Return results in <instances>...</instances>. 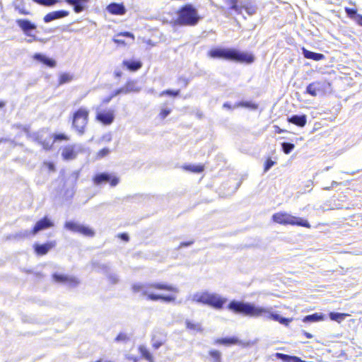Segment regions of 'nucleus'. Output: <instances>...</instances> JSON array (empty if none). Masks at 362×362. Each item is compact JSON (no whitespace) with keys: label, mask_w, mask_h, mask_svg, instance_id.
Returning a JSON list of instances; mask_svg holds the SVG:
<instances>
[{"label":"nucleus","mask_w":362,"mask_h":362,"mask_svg":"<svg viewBox=\"0 0 362 362\" xmlns=\"http://www.w3.org/2000/svg\"><path fill=\"white\" fill-rule=\"evenodd\" d=\"M303 334L308 339H312L313 337V334H311L309 332H307L305 330H303Z\"/></svg>","instance_id":"obj_62"},{"label":"nucleus","mask_w":362,"mask_h":362,"mask_svg":"<svg viewBox=\"0 0 362 362\" xmlns=\"http://www.w3.org/2000/svg\"><path fill=\"white\" fill-rule=\"evenodd\" d=\"M81 150L82 147L78 144L66 146L62 149V158L66 160L75 159Z\"/></svg>","instance_id":"obj_15"},{"label":"nucleus","mask_w":362,"mask_h":362,"mask_svg":"<svg viewBox=\"0 0 362 362\" xmlns=\"http://www.w3.org/2000/svg\"><path fill=\"white\" fill-rule=\"evenodd\" d=\"M16 10H18V12L21 13V14H23V15H28L29 14V12L27 11L24 8H21L19 6H16L15 7Z\"/></svg>","instance_id":"obj_53"},{"label":"nucleus","mask_w":362,"mask_h":362,"mask_svg":"<svg viewBox=\"0 0 362 362\" xmlns=\"http://www.w3.org/2000/svg\"><path fill=\"white\" fill-rule=\"evenodd\" d=\"M186 327L188 329L196 331V332H202V325L199 323H194L191 322L189 320H185Z\"/></svg>","instance_id":"obj_30"},{"label":"nucleus","mask_w":362,"mask_h":362,"mask_svg":"<svg viewBox=\"0 0 362 362\" xmlns=\"http://www.w3.org/2000/svg\"><path fill=\"white\" fill-rule=\"evenodd\" d=\"M90 0H65V2L73 7L74 11L79 13L86 10Z\"/></svg>","instance_id":"obj_18"},{"label":"nucleus","mask_w":362,"mask_h":362,"mask_svg":"<svg viewBox=\"0 0 362 362\" xmlns=\"http://www.w3.org/2000/svg\"><path fill=\"white\" fill-rule=\"evenodd\" d=\"M6 103L3 101H0V108H2L5 106Z\"/></svg>","instance_id":"obj_64"},{"label":"nucleus","mask_w":362,"mask_h":362,"mask_svg":"<svg viewBox=\"0 0 362 362\" xmlns=\"http://www.w3.org/2000/svg\"><path fill=\"white\" fill-rule=\"evenodd\" d=\"M55 241H49L44 244L36 243L34 245V250L38 255H46L52 248L55 247Z\"/></svg>","instance_id":"obj_21"},{"label":"nucleus","mask_w":362,"mask_h":362,"mask_svg":"<svg viewBox=\"0 0 362 362\" xmlns=\"http://www.w3.org/2000/svg\"><path fill=\"white\" fill-rule=\"evenodd\" d=\"M225 3L229 5V8L234 11L237 13H240L242 9L244 8L249 14L252 13L250 12L248 8L245 6L243 1L240 0H224Z\"/></svg>","instance_id":"obj_19"},{"label":"nucleus","mask_w":362,"mask_h":362,"mask_svg":"<svg viewBox=\"0 0 362 362\" xmlns=\"http://www.w3.org/2000/svg\"><path fill=\"white\" fill-rule=\"evenodd\" d=\"M16 23L27 36L33 37L34 40H39L37 37L32 34V32L37 28L35 23L28 19H18Z\"/></svg>","instance_id":"obj_13"},{"label":"nucleus","mask_w":362,"mask_h":362,"mask_svg":"<svg viewBox=\"0 0 362 362\" xmlns=\"http://www.w3.org/2000/svg\"><path fill=\"white\" fill-rule=\"evenodd\" d=\"M27 135L32 141L42 145L45 150H49L52 146V134H48L44 129L37 132L28 133Z\"/></svg>","instance_id":"obj_9"},{"label":"nucleus","mask_w":362,"mask_h":362,"mask_svg":"<svg viewBox=\"0 0 362 362\" xmlns=\"http://www.w3.org/2000/svg\"><path fill=\"white\" fill-rule=\"evenodd\" d=\"M358 25L362 26V15L358 14L356 16V19L354 20Z\"/></svg>","instance_id":"obj_54"},{"label":"nucleus","mask_w":362,"mask_h":362,"mask_svg":"<svg viewBox=\"0 0 362 362\" xmlns=\"http://www.w3.org/2000/svg\"><path fill=\"white\" fill-rule=\"evenodd\" d=\"M119 90V94H128L129 93V91H127V88L125 87V85L119 88H118Z\"/></svg>","instance_id":"obj_56"},{"label":"nucleus","mask_w":362,"mask_h":362,"mask_svg":"<svg viewBox=\"0 0 362 362\" xmlns=\"http://www.w3.org/2000/svg\"><path fill=\"white\" fill-rule=\"evenodd\" d=\"M329 318L332 320H334V321H337L338 322H341L342 320H344L345 318V315L343 314V313H337V312H331L329 313Z\"/></svg>","instance_id":"obj_36"},{"label":"nucleus","mask_w":362,"mask_h":362,"mask_svg":"<svg viewBox=\"0 0 362 362\" xmlns=\"http://www.w3.org/2000/svg\"><path fill=\"white\" fill-rule=\"evenodd\" d=\"M114 74L116 78H120L122 75V72L119 69H116L114 71Z\"/></svg>","instance_id":"obj_57"},{"label":"nucleus","mask_w":362,"mask_h":362,"mask_svg":"<svg viewBox=\"0 0 362 362\" xmlns=\"http://www.w3.org/2000/svg\"><path fill=\"white\" fill-rule=\"evenodd\" d=\"M211 362H221V353L217 350H210L209 352Z\"/></svg>","instance_id":"obj_33"},{"label":"nucleus","mask_w":362,"mask_h":362,"mask_svg":"<svg viewBox=\"0 0 362 362\" xmlns=\"http://www.w3.org/2000/svg\"><path fill=\"white\" fill-rule=\"evenodd\" d=\"M118 37H130L132 38V40L134 39V35L130 33V32H124V33H120L118 34Z\"/></svg>","instance_id":"obj_50"},{"label":"nucleus","mask_w":362,"mask_h":362,"mask_svg":"<svg viewBox=\"0 0 362 362\" xmlns=\"http://www.w3.org/2000/svg\"><path fill=\"white\" fill-rule=\"evenodd\" d=\"M119 95H120L119 94V90L117 88V89L113 90L110 95L112 97V98H113L115 96Z\"/></svg>","instance_id":"obj_59"},{"label":"nucleus","mask_w":362,"mask_h":362,"mask_svg":"<svg viewBox=\"0 0 362 362\" xmlns=\"http://www.w3.org/2000/svg\"><path fill=\"white\" fill-rule=\"evenodd\" d=\"M180 90H171V89H168V90H165L163 91H162L160 93V96L168 95L170 97L175 98L180 95Z\"/></svg>","instance_id":"obj_37"},{"label":"nucleus","mask_w":362,"mask_h":362,"mask_svg":"<svg viewBox=\"0 0 362 362\" xmlns=\"http://www.w3.org/2000/svg\"><path fill=\"white\" fill-rule=\"evenodd\" d=\"M71 177L74 182H76L78 177V172H74L71 174Z\"/></svg>","instance_id":"obj_60"},{"label":"nucleus","mask_w":362,"mask_h":362,"mask_svg":"<svg viewBox=\"0 0 362 362\" xmlns=\"http://www.w3.org/2000/svg\"><path fill=\"white\" fill-rule=\"evenodd\" d=\"M184 168L187 170H189V171H191L193 173H200L203 172L204 169V165H188L185 166Z\"/></svg>","instance_id":"obj_32"},{"label":"nucleus","mask_w":362,"mask_h":362,"mask_svg":"<svg viewBox=\"0 0 362 362\" xmlns=\"http://www.w3.org/2000/svg\"><path fill=\"white\" fill-rule=\"evenodd\" d=\"M149 288H154L157 290H162V291H168L175 293H178L179 289L173 286L168 284L166 283L163 282H154V283H149V284H135L132 286V290L134 292H142V295L144 296H146L148 300H152V301H158L160 300L161 298V294H156L154 293H151L148 291V289Z\"/></svg>","instance_id":"obj_4"},{"label":"nucleus","mask_w":362,"mask_h":362,"mask_svg":"<svg viewBox=\"0 0 362 362\" xmlns=\"http://www.w3.org/2000/svg\"><path fill=\"white\" fill-rule=\"evenodd\" d=\"M112 97L110 95L104 98L102 100L103 104L106 105L108 104L112 100Z\"/></svg>","instance_id":"obj_58"},{"label":"nucleus","mask_w":362,"mask_h":362,"mask_svg":"<svg viewBox=\"0 0 362 362\" xmlns=\"http://www.w3.org/2000/svg\"><path fill=\"white\" fill-rule=\"evenodd\" d=\"M89 112L84 107H80L73 114L72 117V128L79 135H83L85 133V128L88 123Z\"/></svg>","instance_id":"obj_7"},{"label":"nucleus","mask_w":362,"mask_h":362,"mask_svg":"<svg viewBox=\"0 0 362 362\" xmlns=\"http://www.w3.org/2000/svg\"><path fill=\"white\" fill-rule=\"evenodd\" d=\"M110 153V151L108 148H103L98 153V158H103L107 156Z\"/></svg>","instance_id":"obj_47"},{"label":"nucleus","mask_w":362,"mask_h":362,"mask_svg":"<svg viewBox=\"0 0 362 362\" xmlns=\"http://www.w3.org/2000/svg\"><path fill=\"white\" fill-rule=\"evenodd\" d=\"M208 56L213 59H223L238 63L252 64L255 60V57L252 54L232 47H214L208 52Z\"/></svg>","instance_id":"obj_2"},{"label":"nucleus","mask_w":362,"mask_h":362,"mask_svg":"<svg viewBox=\"0 0 362 362\" xmlns=\"http://www.w3.org/2000/svg\"><path fill=\"white\" fill-rule=\"evenodd\" d=\"M245 107L250 110H257L258 108L257 104L252 101H240L234 105V107Z\"/></svg>","instance_id":"obj_27"},{"label":"nucleus","mask_w":362,"mask_h":362,"mask_svg":"<svg viewBox=\"0 0 362 362\" xmlns=\"http://www.w3.org/2000/svg\"><path fill=\"white\" fill-rule=\"evenodd\" d=\"M302 51H303V57L306 59H313L315 61H320L322 59H324V57H325L324 54H322L321 53L314 52L308 50L304 47L302 49Z\"/></svg>","instance_id":"obj_24"},{"label":"nucleus","mask_w":362,"mask_h":362,"mask_svg":"<svg viewBox=\"0 0 362 362\" xmlns=\"http://www.w3.org/2000/svg\"><path fill=\"white\" fill-rule=\"evenodd\" d=\"M165 341V337H158L156 334L153 335L151 339L152 346L155 349H158Z\"/></svg>","instance_id":"obj_29"},{"label":"nucleus","mask_w":362,"mask_h":362,"mask_svg":"<svg viewBox=\"0 0 362 362\" xmlns=\"http://www.w3.org/2000/svg\"><path fill=\"white\" fill-rule=\"evenodd\" d=\"M113 41L115 43L118 45H125L124 40L122 39V37H118V34L113 38Z\"/></svg>","instance_id":"obj_49"},{"label":"nucleus","mask_w":362,"mask_h":362,"mask_svg":"<svg viewBox=\"0 0 362 362\" xmlns=\"http://www.w3.org/2000/svg\"><path fill=\"white\" fill-rule=\"evenodd\" d=\"M338 185H339V182H336V181H332V184H331V186L324 187V188H323V189H325V190H330V189H332L334 187L337 186Z\"/></svg>","instance_id":"obj_55"},{"label":"nucleus","mask_w":362,"mask_h":362,"mask_svg":"<svg viewBox=\"0 0 362 362\" xmlns=\"http://www.w3.org/2000/svg\"><path fill=\"white\" fill-rule=\"evenodd\" d=\"M107 278L112 284H116L119 281L117 275L113 273H109Z\"/></svg>","instance_id":"obj_46"},{"label":"nucleus","mask_w":362,"mask_h":362,"mask_svg":"<svg viewBox=\"0 0 362 362\" xmlns=\"http://www.w3.org/2000/svg\"><path fill=\"white\" fill-rule=\"evenodd\" d=\"M324 320V315L321 313H315L305 316L303 322L305 323L317 322Z\"/></svg>","instance_id":"obj_25"},{"label":"nucleus","mask_w":362,"mask_h":362,"mask_svg":"<svg viewBox=\"0 0 362 362\" xmlns=\"http://www.w3.org/2000/svg\"><path fill=\"white\" fill-rule=\"evenodd\" d=\"M34 2L45 6H52L60 1V0H33Z\"/></svg>","instance_id":"obj_38"},{"label":"nucleus","mask_w":362,"mask_h":362,"mask_svg":"<svg viewBox=\"0 0 362 362\" xmlns=\"http://www.w3.org/2000/svg\"><path fill=\"white\" fill-rule=\"evenodd\" d=\"M287 120L289 123L303 127L307 123V116L305 115H292L287 117Z\"/></svg>","instance_id":"obj_23"},{"label":"nucleus","mask_w":362,"mask_h":362,"mask_svg":"<svg viewBox=\"0 0 362 362\" xmlns=\"http://www.w3.org/2000/svg\"><path fill=\"white\" fill-rule=\"evenodd\" d=\"M53 226V221H51L47 216H45L36 222L33 230H31L32 235H35L40 231L52 228Z\"/></svg>","instance_id":"obj_16"},{"label":"nucleus","mask_w":362,"mask_h":362,"mask_svg":"<svg viewBox=\"0 0 362 362\" xmlns=\"http://www.w3.org/2000/svg\"><path fill=\"white\" fill-rule=\"evenodd\" d=\"M118 237L123 241L128 242L129 240V235L126 233H119Z\"/></svg>","instance_id":"obj_51"},{"label":"nucleus","mask_w":362,"mask_h":362,"mask_svg":"<svg viewBox=\"0 0 362 362\" xmlns=\"http://www.w3.org/2000/svg\"><path fill=\"white\" fill-rule=\"evenodd\" d=\"M123 65L127 67V69L131 71H136L139 70L142 64L139 61H134V60H124Z\"/></svg>","instance_id":"obj_26"},{"label":"nucleus","mask_w":362,"mask_h":362,"mask_svg":"<svg viewBox=\"0 0 362 362\" xmlns=\"http://www.w3.org/2000/svg\"><path fill=\"white\" fill-rule=\"evenodd\" d=\"M64 228L71 232L78 233L88 237H93L95 235L94 230L89 226L73 221H66Z\"/></svg>","instance_id":"obj_11"},{"label":"nucleus","mask_w":362,"mask_h":362,"mask_svg":"<svg viewBox=\"0 0 362 362\" xmlns=\"http://www.w3.org/2000/svg\"><path fill=\"white\" fill-rule=\"evenodd\" d=\"M345 11H346V13L347 14V16L354 20H355L356 16L358 15L356 9H354V8H346Z\"/></svg>","instance_id":"obj_42"},{"label":"nucleus","mask_w":362,"mask_h":362,"mask_svg":"<svg viewBox=\"0 0 362 362\" xmlns=\"http://www.w3.org/2000/svg\"><path fill=\"white\" fill-rule=\"evenodd\" d=\"M93 181L95 185L109 183L111 187H115L119 182V178L113 173L103 172L95 174Z\"/></svg>","instance_id":"obj_10"},{"label":"nucleus","mask_w":362,"mask_h":362,"mask_svg":"<svg viewBox=\"0 0 362 362\" xmlns=\"http://www.w3.org/2000/svg\"><path fill=\"white\" fill-rule=\"evenodd\" d=\"M223 107L226 108V109H228V110L232 109V106H231L230 103H228V102L224 103L223 105Z\"/></svg>","instance_id":"obj_61"},{"label":"nucleus","mask_w":362,"mask_h":362,"mask_svg":"<svg viewBox=\"0 0 362 362\" xmlns=\"http://www.w3.org/2000/svg\"><path fill=\"white\" fill-rule=\"evenodd\" d=\"M193 243H194L193 240L187 241V242H182L180 244L179 248L185 247H189V246L192 245L193 244Z\"/></svg>","instance_id":"obj_52"},{"label":"nucleus","mask_w":362,"mask_h":362,"mask_svg":"<svg viewBox=\"0 0 362 362\" xmlns=\"http://www.w3.org/2000/svg\"><path fill=\"white\" fill-rule=\"evenodd\" d=\"M73 75L69 73H62L59 76V85L69 83L73 80Z\"/></svg>","instance_id":"obj_31"},{"label":"nucleus","mask_w":362,"mask_h":362,"mask_svg":"<svg viewBox=\"0 0 362 362\" xmlns=\"http://www.w3.org/2000/svg\"><path fill=\"white\" fill-rule=\"evenodd\" d=\"M176 14L177 18L171 21L173 26H194L202 19L197 9L191 4L180 7Z\"/></svg>","instance_id":"obj_3"},{"label":"nucleus","mask_w":362,"mask_h":362,"mask_svg":"<svg viewBox=\"0 0 362 362\" xmlns=\"http://www.w3.org/2000/svg\"><path fill=\"white\" fill-rule=\"evenodd\" d=\"M125 87L127 88V91H129V93H139L141 90V88L137 86L136 81H128L125 84Z\"/></svg>","instance_id":"obj_28"},{"label":"nucleus","mask_w":362,"mask_h":362,"mask_svg":"<svg viewBox=\"0 0 362 362\" xmlns=\"http://www.w3.org/2000/svg\"><path fill=\"white\" fill-rule=\"evenodd\" d=\"M115 114L112 109L98 111L96 114V119L104 125H110L115 120Z\"/></svg>","instance_id":"obj_12"},{"label":"nucleus","mask_w":362,"mask_h":362,"mask_svg":"<svg viewBox=\"0 0 362 362\" xmlns=\"http://www.w3.org/2000/svg\"><path fill=\"white\" fill-rule=\"evenodd\" d=\"M69 15V12L66 10L54 11L46 14L43 21L45 23H50L53 21L64 18Z\"/></svg>","instance_id":"obj_17"},{"label":"nucleus","mask_w":362,"mask_h":362,"mask_svg":"<svg viewBox=\"0 0 362 362\" xmlns=\"http://www.w3.org/2000/svg\"><path fill=\"white\" fill-rule=\"evenodd\" d=\"M129 340V337L124 332H120L115 339L116 342H127Z\"/></svg>","instance_id":"obj_39"},{"label":"nucleus","mask_w":362,"mask_h":362,"mask_svg":"<svg viewBox=\"0 0 362 362\" xmlns=\"http://www.w3.org/2000/svg\"><path fill=\"white\" fill-rule=\"evenodd\" d=\"M175 297L174 296L161 294L160 300H163L166 303H170V302L175 301Z\"/></svg>","instance_id":"obj_45"},{"label":"nucleus","mask_w":362,"mask_h":362,"mask_svg":"<svg viewBox=\"0 0 362 362\" xmlns=\"http://www.w3.org/2000/svg\"><path fill=\"white\" fill-rule=\"evenodd\" d=\"M52 278L54 281L66 284L70 287H76L79 284V281L77 278L63 274L54 273Z\"/></svg>","instance_id":"obj_14"},{"label":"nucleus","mask_w":362,"mask_h":362,"mask_svg":"<svg viewBox=\"0 0 362 362\" xmlns=\"http://www.w3.org/2000/svg\"><path fill=\"white\" fill-rule=\"evenodd\" d=\"M226 308L235 315L253 318L262 317L265 320L278 322L286 327L293 320V318L281 316L274 311L272 307H263L245 300H231L227 305Z\"/></svg>","instance_id":"obj_1"},{"label":"nucleus","mask_w":362,"mask_h":362,"mask_svg":"<svg viewBox=\"0 0 362 362\" xmlns=\"http://www.w3.org/2000/svg\"><path fill=\"white\" fill-rule=\"evenodd\" d=\"M276 127V132L278 133V134H281V133H283V132H285L286 130L284 129H281V128H279V127Z\"/></svg>","instance_id":"obj_63"},{"label":"nucleus","mask_w":362,"mask_h":362,"mask_svg":"<svg viewBox=\"0 0 362 362\" xmlns=\"http://www.w3.org/2000/svg\"><path fill=\"white\" fill-rule=\"evenodd\" d=\"M234 341V339L233 338H221V339H218L216 341V344H223V345H228V344H233Z\"/></svg>","instance_id":"obj_41"},{"label":"nucleus","mask_w":362,"mask_h":362,"mask_svg":"<svg viewBox=\"0 0 362 362\" xmlns=\"http://www.w3.org/2000/svg\"><path fill=\"white\" fill-rule=\"evenodd\" d=\"M69 137L64 133H58L52 134V144L57 141H68Z\"/></svg>","instance_id":"obj_34"},{"label":"nucleus","mask_w":362,"mask_h":362,"mask_svg":"<svg viewBox=\"0 0 362 362\" xmlns=\"http://www.w3.org/2000/svg\"><path fill=\"white\" fill-rule=\"evenodd\" d=\"M331 90V83L325 79H321L309 83L306 87L305 93L315 97L317 95L330 93Z\"/></svg>","instance_id":"obj_8"},{"label":"nucleus","mask_w":362,"mask_h":362,"mask_svg":"<svg viewBox=\"0 0 362 362\" xmlns=\"http://www.w3.org/2000/svg\"><path fill=\"white\" fill-rule=\"evenodd\" d=\"M295 148V145L290 142L281 143V149L286 154H289Z\"/></svg>","instance_id":"obj_35"},{"label":"nucleus","mask_w":362,"mask_h":362,"mask_svg":"<svg viewBox=\"0 0 362 362\" xmlns=\"http://www.w3.org/2000/svg\"><path fill=\"white\" fill-rule=\"evenodd\" d=\"M275 164V161L272 160L270 158H267L264 163V171L265 173L269 171Z\"/></svg>","instance_id":"obj_40"},{"label":"nucleus","mask_w":362,"mask_h":362,"mask_svg":"<svg viewBox=\"0 0 362 362\" xmlns=\"http://www.w3.org/2000/svg\"><path fill=\"white\" fill-rule=\"evenodd\" d=\"M272 218L274 222L281 225H291L302 226L308 228H310V225L307 220L303 218L293 216L284 211H280L274 214Z\"/></svg>","instance_id":"obj_6"},{"label":"nucleus","mask_w":362,"mask_h":362,"mask_svg":"<svg viewBox=\"0 0 362 362\" xmlns=\"http://www.w3.org/2000/svg\"><path fill=\"white\" fill-rule=\"evenodd\" d=\"M140 351L142 356L148 361L152 360L151 354L145 348L140 347Z\"/></svg>","instance_id":"obj_44"},{"label":"nucleus","mask_w":362,"mask_h":362,"mask_svg":"<svg viewBox=\"0 0 362 362\" xmlns=\"http://www.w3.org/2000/svg\"><path fill=\"white\" fill-rule=\"evenodd\" d=\"M33 59L49 68H54L57 65V62L54 59L42 53H35L33 55Z\"/></svg>","instance_id":"obj_20"},{"label":"nucleus","mask_w":362,"mask_h":362,"mask_svg":"<svg viewBox=\"0 0 362 362\" xmlns=\"http://www.w3.org/2000/svg\"><path fill=\"white\" fill-rule=\"evenodd\" d=\"M171 112V110L169 108H163L160 112V116L161 119H165L167 117Z\"/></svg>","instance_id":"obj_48"},{"label":"nucleus","mask_w":362,"mask_h":362,"mask_svg":"<svg viewBox=\"0 0 362 362\" xmlns=\"http://www.w3.org/2000/svg\"><path fill=\"white\" fill-rule=\"evenodd\" d=\"M107 11L113 15H124L127 10L123 4L111 3L107 8Z\"/></svg>","instance_id":"obj_22"},{"label":"nucleus","mask_w":362,"mask_h":362,"mask_svg":"<svg viewBox=\"0 0 362 362\" xmlns=\"http://www.w3.org/2000/svg\"><path fill=\"white\" fill-rule=\"evenodd\" d=\"M192 300L198 303L209 305L214 309L220 310L224 307L228 299L216 293H210L207 291L197 292L192 296Z\"/></svg>","instance_id":"obj_5"},{"label":"nucleus","mask_w":362,"mask_h":362,"mask_svg":"<svg viewBox=\"0 0 362 362\" xmlns=\"http://www.w3.org/2000/svg\"><path fill=\"white\" fill-rule=\"evenodd\" d=\"M30 234H32L31 231L25 230L16 233L14 235V238H25L28 237Z\"/></svg>","instance_id":"obj_43"}]
</instances>
